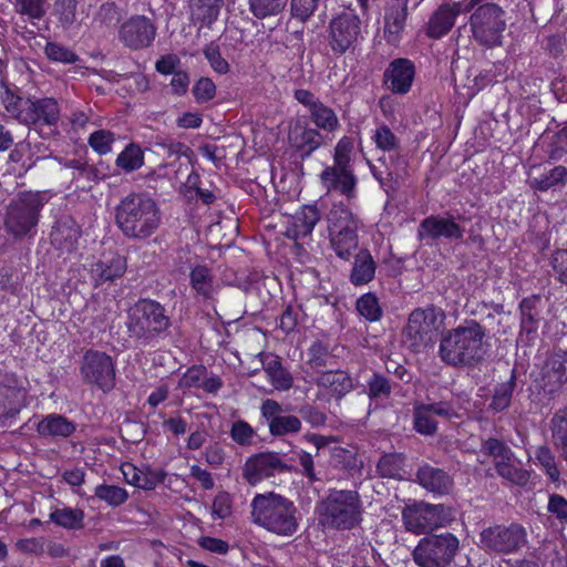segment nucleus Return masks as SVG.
Wrapping results in <instances>:
<instances>
[{
	"mask_svg": "<svg viewBox=\"0 0 567 567\" xmlns=\"http://www.w3.org/2000/svg\"><path fill=\"white\" fill-rule=\"evenodd\" d=\"M567 181V168L565 166L554 167L548 175H544L540 178H534L532 186L538 190H547L550 187L565 183Z\"/></svg>",
	"mask_w": 567,
	"mask_h": 567,
	"instance_id": "obj_55",
	"label": "nucleus"
},
{
	"mask_svg": "<svg viewBox=\"0 0 567 567\" xmlns=\"http://www.w3.org/2000/svg\"><path fill=\"white\" fill-rule=\"evenodd\" d=\"M408 18V0H388L384 12V38L396 45L402 37Z\"/></svg>",
	"mask_w": 567,
	"mask_h": 567,
	"instance_id": "obj_25",
	"label": "nucleus"
},
{
	"mask_svg": "<svg viewBox=\"0 0 567 567\" xmlns=\"http://www.w3.org/2000/svg\"><path fill=\"white\" fill-rule=\"evenodd\" d=\"M361 499L355 491L333 489L320 504V522L334 529H352L361 522Z\"/></svg>",
	"mask_w": 567,
	"mask_h": 567,
	"instance_id": "obj_6",
	"label": "nucleus"
},
{
	"mask_svg": "<svg viewBox=\"0 0 567 567\" xmlns=\"http://www.w3.org/2000/svg\"><path fill=\"white\" fill-rule=\"evenodd\" d=\"M474 8L472 1L464 4L462 2L442 3L431 16L426 34L433 39H440L450 32L455 23V18L462 12H468Z\"/></svg>",
	"mask_w": 567,
	"mask_h": 567,
	"instance_id": "obj_22",
	"label": "nucleus"
},
{
	"mask_svg": "<svg viewBox=\"0 0 567 567\" xmlns=\"http://www.w3.org/2000/svg\"><path fill=\"white\" fill-rule=\"evenodd\" d=\"M330 246L336 255L349 260L359 246V220L344 205H333L327 215Z\"/></svg>",
	"mask_w": 567,
	"mask_h": 567,
	"instance_id": "obj_8",
	"label": "nucleus"
},
{
	"mask_svg": "<svg viewBox=\"0 0 567 567\" xmlns=\"http://www.w3.org/2000/svg\"><path fill=\"white\" fill-rule=\"evenodd\" d=\"M120 40L132 50L148 48L156 35V28L145 16H134L120 28Z\"/></svg>",
	"mask_w": 567,
	"mask_h": 567,
	"instance_id": "obj_21",
	"label": "nucleus"
},
{
	"mask_svg": "<svg viewBox=\"0 0 567 567\" xmlns=\"http://www.w3.org/2000/svg\"><path fill=\"white\" fill-rule=\"evenodd\" d=\"M361 21L355 13L342 12L329 25V44L333 52L344 53L358 41Z\"/></svg>",
	"mask_w": 567,
	"mask_h": 567,
	"instance_id": "obj_17",
	"label": "nucleus"
},
{
	"mask_svg": "<svg viewBox=\"0 0 567 567\" xmlns=\"http://www.w3.org/2000/svg\"><path fill=\"white\" fill-rule=\"evenodd\" d=\"M377 264L368 249H361L354 255L350 282L354 286L367 285L375 276Z\"/></svg>",
	"mask_w": 567,
	"mask_h": 567,
	"instance_id": "obj_33",
	"label": "nucleus"
},
{
	"mask_svg": "<svg viewBox=\"0 0 567 567\" xmlns=\"http://www.w3.org/2000/svg\"><path fill=\"white\" fill-rule=\"evenodd\" d=\"M496 472L499 476L503 478L517 484V485H525L528 482L529 474L526 470H523L522 467L517 466L516 460L513 456L511 461L505 462H498L496 463Z\"/></svg>",
	"mask_w": 567,
	"mask_h": 567,
	"instance_id": "obj_43",
	"label": "nucleus"
},
{
	"mask_svg": "<svg viewBox=\"0 0 567 567\" xmlns=\"http://www.w3.org/2000/svg\"><path fill=\"white\" fill-rule=\"evenodd\" d=\"M373 138L377 146L383 151L390 152L398 147V138L386 125L378 127Z\"/></svg>",
	"mask_w": 567,
	"mask_h": 567,
	"instance_id": "obj_64",
	"label": "nucleus"
},
{
	"mask_svg": "<svg viewBox=\"0 0 567 567\" xmlns=\"http://www.w3.org/2000/svg\"><path fill=\"white\" fill-rule=\"evenodd\" d=\"M27 391L13 373H0V425L9 426L25 406Z\"/></svg>",
	"mask_w": 567,
	"mask_h": 567,
	"instance_id": "obj_16",
	"label": "nucleus"
},
{
	"mask_svg": "<svg viewBox=\"0 0 567 567\" xmlns=\"http://www.w3.org/2000/svg\"><path fill=\"white\" fill-rule=\"evenodd\" d=\"M414 429L424 435H433L437 430V423L425 404L414 410Z\"/></svg>",
	"mask_w": 567,
	"mask_h": 567,
	"instance_id": "obj_51",
	"label": "nucleus"
},
{
	"mask_svg": "<svg viewBox=\"0 0 567 567\" xmlns=\"http://www.w3.org/2000/svg\"><path fill=\"white\" fill-rule=\"evenodd\" d=\"M120 21V13L114 3H103L94 17V22L104 27L115 25Z\"/></svg>",
	"mask_w": 567,
	"mask_h": 567,
	"instance_id": "obj_63",
	"label": "nucleus"
},
{
	"mask_svg": "<svg viewBox=\"0 0 567 567\" xmlns=\"http://www.w3.org/2000/svg\"><path fill=\"white\" fill-rule=\"evenodd\" d=\"M464 233L465 229L456 221V217L447 213L424 218L419 225L417 238L427 241L439 239L456 241L463 239Z\"/></svg>",
	"mask_w": 567,
	"mask_h": 567,
	"instance_id": "obj_18",
	"label": "nucleus"
},
{
	"mask_svg": "<svg viewBox=\"0 0 567 567\" xmlns=\"http://www.w3.org/2000/svg\"><path fill=\"white\" fill-rule=\"evenodd\" d=\"M287 410L272 399H266L260 406L261 417L268 424L272 436H286L301 431L302 423L298 416L286 414Z\"/></svg>",
	"mask_w": 567,
	"mask_h": 567,
	"instance_id": "obj_19",
	"label": "nucleus"
},
{
	"mask_svg": "<svg viewBox=\"0 0 567 567\" xmlns=\"http://www.w3.org/2000/svg\"><path fill=\"white\" fill-rule=\"evenodd\" d=\"M123 473L130 484L135 485L136 487L145 491L154 489L157 486V484L164 481L165 477V474L163 473H144L131 464L127 465V471L124 470Z\"/></svg>",
	"mask_w": 567,
	"mask_h": 567,
	"instance_id": "obj_37",
	"label": "nucleus"
},
{
	"mask_svg": "<svg viewBox=\"0 0 567 567\" xmlns=\"http://www.w3.org/2000/svg\"><path fill=\"white\" fill-rule=\"evenodd\" d=\"M525 528L516 523L495 525L483 529L480 540L483 548L498 554L519 550L527 542Z\"/></svg>",
	"mask_w": 567,
	"mask_h": 567,
	"instance_id": "obj_14",
	"label": "nucleus"
},
{
	"mask_svg": "<svg viewBox=\"0 0 567 567\" xmlns=\"http://www.w3.org/2000/svg\"><path fill=\"white\" fill-rule=\"evenodd\" d=\"M318 388L329 392L336 399L343 398L353 389L352 379L348 373L341 370H329L321 372L316 379Z\"/></svg>",
	"mask_w": 567,
	"mask_h": 567,
	"instance_id": "obj_31",
	"label": "nucleus"
},
{
	"mask_svg": "<svg viewBox=\"0 0 567 567\" xmlns=\"http://www.w3.org/2000/svg\"><path fill=\"white\" fill-rule=\"evenodd\" d=\"M43 205V197L40 193L20 194L7 207L6 230L14 238L31 236L35 231Z\"/></svg>",
	"mask_w": 567,
	"mask_h": 567,
	"instance_id": "obj_9",
	"label": "nucleus"
},
{
	"mask_svg": "<svg viewBox=\"0 0 567 567\" xmlns=\"http://www.w3.org/2000/svg\"><path fill=\"white\" fill-rule=\"evenodd\" d=\"M516 388V371L512 370L511 378L495 386L494 393L488 404L489 410L495 413L505 411L509 408L514 390Z\"/></svg>",
	"mask_w": 567,
	"mask_h": 567,
	"instance_id": "obj_36",
	"label": "nucleus"
},
{
	"mask_svg": "<svg viewBox=\"0 0 567 567\" xmlns=\"http://www.w3.org/2000/svg\"><path fill=\"white\" fill-rule=\"evenodd\" d=\"M83 380L95 385L103 392L111 391L115 385V368L112 358L105 352L87 350L80 367Z\"/></svg>",
	"mask_w": 567,
	"mask_h": 567,
	"instance_id": "obj_15",
	"label": "nucleus"
},
{
	"mask_svg": "<svg viewBox=\"0 0 567 567\" xmlns=\"http://www.w3.org/2000/svg\"><path fill=\"white\" fill-rule=\"evenodd\" d=\"M554 445L567 462V409L557 411L550 420Z\"/></svg>",
	"mask_w": 567,
	"mask_h": 567,
	"instance_id": "obj_38",
	"label": "nucleus"
},
{
	"mask_svg": "<svg viewBox=\"0 0 567 567\" xmlns=\"http://www.w3.org/2000/svg\"><path fill=\"white\" fill-rule=\"evenodd\" d=\"M486 336L487 331L480 321L464 320L462 324L442 334L439 357L454 368L472 367L483 359V341Z\"/></svg>",
	"mask_w": 567,
	"mask_h": 567,
	"instance_id": "obj_1",
	"label": "nucleus"
},
{
	"mask_svg": "<svg viewBox=\"0 0 567 567\" xmlns=\"http://www.w3.org/2000/svg\"><path fill=\"white\" fill-rule=\"evenodd\" d=\"M544 379L551 385L550 391L567 381V350H557L547 359Z\"/></svg>",
	"mask_w": 567,
	"mask_h": 567,
	"instance_id": "obj_34",
	"label": "nucleus"
},
{
	"mask_svg": "<svg viewBox=\"0 0 567 567\" xmlns=\"http://www.w3.org/2000/svg\"><path fill=\"white\" fill-rule=\"evenodd\" d=\"M192 288L205 299L212 297L213 293V275L206 266H196L190 271Z\"/></svg>",
	"mask_w": 567,
	"mask_h": 567,
	"instance_id": "obj_42",
	"label": "nucleus"
},
{
	"mask_svg": "<svg viewBox=\"0 0 567 567\" xmlns=\"http://www.w3.org/2000/svg\"><path fill=\"white\" fill-rule=\"evenodd\" d=\"M332 355L327 346L321 341H316L308 350V364L312 369H322L329 365Z\"/></svg>",
	"mask_w": 567,
	"mask_h": 567,
	"instance_id": "obj_54",
	"label": "nucleus"
},
{
	"mask_svg": "<svg viewBox=\"0 0 567 567\" xmlns=\"http://www.w3.org/2000/svg\"><path fill=\"white\" fill-rule=\"evenodd\" d=\"M352 138L343 136L334 148V165L322 171L320 178L328 192H339L348 198L354 197L355 177L350 169Z\"/></svg>",
	"mask_w": 567,
	"mask_h": 567,
	"instance_id": "obj_10",
	"label": "nucleus"
},
{
	"mask_svg": "<svg viewBox=\"0 0 567 567\" xmlns=\"http://www.w3.org/2000/svg\"><path fill=\"white\" fill-rule=\"evenodd\" d=\"M367 393L371 400H385L392 391L391 382L380 373H373L367 382Z\"/></svg>",
	"mask_w": 567,
	"mask_h": 567,
	"instance_id": "obj_49",
	"label": "nucleus"
},
{
	"mask_svg": "<svg viewBox=\"0 0 567 567\" xmlns=\"http://www.w3.org/2000/svg\"><path fill=\"white\" fill-rule=\"evenodd\" d=\"M115 224L131 239H146L158 229L162 215L146 193H130L115 206Z\"/></svg>",
	"mask_w": 567,
	"mask_h": 567,
	"instance_id": "obj_2",
	"label": "nucleus"
},
{
	"mask_svg": "<svg viewBox=\"0 0 567 567\" xmlns=\"http://www.w3.org/2000/svg\"><path fill=\"white\" fill-rule=\"evenodd\" d=\"M78 0H55L53 16L64 29H69L76 19Z\"/></svg>",
	"mask_w": 567,
	"mask_h": 567,
	"instance_id": "obj_46",
	"label": "nucleus"
},
{
	"mask_svg": "<svg viewBox=\"0 0 567 567\" xmlns=\"http://www.w3.org/2000/svg\"><path fill=\"white\" fill-rule=\"evenodd\" d=\"M310 118L317 130H322L328 133L334 132L340 127L336 112L322 102L310 112Z\"/></svg>",
	"mask_w": 567,
	"mask_h": 567,
	"instance_id": "obj_41",
	"label": "nucleus"
},
{
	"mask_svg": "<svg viewBox=\"0 0 567 567\" xmlns=\"http://www.w3.org/2000/svg\"><path fill=\"white\" fill-rule=\"evenodd\" d=\"M357 310L369 321H378L382 316V309L375 295L369 292L357 301Z\"/></svg>",
	"mask_w": 567,
	"mask_h": 567,
	"instance_id": "obj_52",
	"label": "nucleus"
},
{
	"mask_svg": "<svg viewBox=\"0 0 567 567\" xmlns=\"http://www.w3.org/2000/svg\"><path fill=\"white\" fill-rule=\"evenodd\" d=\"M144 156L142 150L135 145L130 144L122 151L117 158L116 165L126 172H133L142 167Z\"/></svg>",
	"mask_w": 567,
	"mask_h": 567,
	"instance_id": "obj_44",
	"label": "nucleus"
},
{
	"mask_svg": "<svg viewBox=\"0 0 567 567\" xmlns=\"http://www.w3.org/2000/svg\"><path fill=\"white\" fill-rule=\"evenodd\" d=\"M37 431L41 436L68 437L75 431V424L60 414H49L43 417Z\"/></svg>",
	"mask_w": 567,
	"mask_h": 567,
	"instance_id": "obj_35",
	"label": "nucleus"
},
{
	"mask_svg": "<svg viewBox=\"0 0 567 567\" xmlns=\"http://www.w3.org/2000/svg\"><path fill=\"white\" fill-rule=\"evenodd\" d=\"M126 258L118 254L106 256L92 267V275L97 285L113 281L124 275L126 270Z\"/></svg>",
	"mask_w": 567,
	"mask_h": 567,
	"instance_id": "obj_32",
	"label": "nucleus"
},
{
	"mask_svg": "<svg viewBox=\"0 0 567 567\" xmlns=\"http://www.w3.org/2000/svg\"><path fill=\"white\" fill-rule=\"evenodd\" d=\"M171 326V318L158 301L141 299L127 311V331L143 344L165 334Z\"/></svg>",
	"mask_w": 567,
	"mask_h": 567,
	"instance_id": "obj_4",
	"label": "nucleus"
},
{
	"mask_svg": "<svg viewBox=\"0 0 567 567\" xmlns=\"http://www.w3.org/2000/svg\"><path fill=\"white\" fill-rule=\"evenodd\" d=\"M547 154L553 161H559L567 154V124L551 136L547 147Z\"/></svg>",
	"mask_w": 567,
	"mask_h": 567,
	"instance_id": "obj_59",
	"label": "nucleus"
},
{
	"mask_svg": "<svg viewBox=\"0 0 567 567\" xmlns=\"http://www.w3.org/2000/svg\"><path fill=\"white\" fill-rule=\"evenodd\" d=\"M95 496L114 507L122 505L128 498L124 488L105 484L96 486Z\"/></svg>",
	"mask_w": 567,
	"mask_h": 567,
	"instance_id": "obj_53",
	"label": "nucleus"
},
{
	"mask_svg": "<svg viewBox=\"0 0 567 567\" xmlns=\"http://www.w3.org/2000/svg\"><path fill=\"white\" fill-rule=\"evenodd\" d=\"M320 0H291L292 18L307 21L317 10Z\"/></svg>",
	"mask_w": 567,
	"mask_h": 567,
	"instance_id": "obj_62",
	"label": "nucleus"
},
{
	"mask_svg": "<svg viewBox=\"0 0 567 567\" xmlns=\"http://www.w3.org/2000/svg\"><path fill=\"white\" fill-rule=\"evenodd\" d=\"M506 22L503 9L495 3L480 6L471 16L474 39L483 45L494 47L502 43Z\"/></svg>",
	"mask_w": 567,
	"mask_h": 567,
	"instance_id": "obj_12",
	"label": "nucleus"
},
{
	"mask_svg": "<svg viewBox=\"0 0 567 567\" xmlns=\"http://www.w3.org/2000/svg\"><path fill=\"white\" fill-rule=\"evenodd\" d=\"M6 111L22 124L55 126L60 118L58 102L51 97L24 99L8 86L1 93Z\"/></svg>",
	"mask_w": 567,
	"mask_h": 567,
	"instance_id": "obj_5",
	"label": "nucleus"
},
{
	"mask_svg": "<svg viewBox=\"0 0 567 567\" xmlns=\"http://www.w3.org/2000/svg\"><path fill=\"white\" fill-rule=\"evenodd\" d=\"M255 435V430L244 420H237L231 425L230 437L240 446L251 445Z\"/></svg>",
	"mask_w": 567,
	"mask_h": 567,
	"instance_id": "obj_58",
	"label": "nucleus"
},
{
	"mask_svg": "<svg viewBox=\"0 0 567 567\" xmlns=\"http://www.w3.org/2000/svg\"><path fill=\"white\" fill-rule=\"evenodd\" d=\"M289 470L290 467L281 460L278 453L264 452L252 455L246 461L243 476L249 484L255 485L277 473H284Z\"/></svg>",
	"mask_w": 567,
	"mask_h": 567,
	"instance_id": "obj_20",
	"label": "nucleus"
},
{
	"mask_svg": "<svg viewBox=\"0 0 567 567\" xmlns=\"http://www.w3.org/2000/svg\"><path fill=\"white\" fill-rule=\"evenodd\" d=\"M483 313L481 324L492 337H501L508 333L511 326L507 323V316L504 306L501 303H478L476 309L472 310V315Z\"/></svg>",
	"mask_w": 567,
	"mask_h": 567,
	"instance_id": "obj_26",
	"label": "nucleus"
},
{
	"mask_svg": "<svg viewBox=\"0 0 567 567\" xmlns=\"http://www.w3.org/2000/svg\"><path fill=\"white\" fill-rule=\"evenodd\" d=\"M260 361L264 371L276 390L287 391L292 388L293 378L291 373L282 367L280 357L274 353H261Z\"/></svg>",
	"mask_w": 567,
	"mask_h": 567,
	"instance_id": "obj_30",
	"label": "nucleus"
},
{
	"mask_svg": "<svg viewBox=\"0 0 567 567\" xmlns=\"http://www.w3.org/2000/svg\"><path fill=\"white\" fill-rule=\"evenodd\" d=\"M444 320V311L434 305L414 309L403 328V342L413 352H422L433 346Z\"/></svg>",
	"mask_w": 567,
	"mask_h": 567,
	"instance_id": "obj_7",
	"label": "nucleus"
},
{
	"mask_svg": "<svg viewBox=\"0 0 567 567\" xmlns=\"http://www.w3.org/2000/svg\"><path fill=\"white\" fill-rule=\"evenodd\" d=\"M287 2L288 0H249V9L256 18L264 19L281 12Z\"/></svg>",
	"mask_w": 567,
	"mask_h": 567,
	"instance_id": "obj_47",
	"label": "nucleus"
},
{
	"mask_svg": "<svg viewBox=\"0 0 567 567\" xmlns=\"http://www.w3.org/2000/svg\"><path fill=\"white\" fill-rule=\"evenodd\" d=\"M416 480L423 488L440 495L449 494L453 487V480L445 471L429 464L417 470Z\"/></svg>",
	"mask_w": 567,
	"mask_h": 567,
	"instance_id": "obj_29",
	"label": "nucleus"
},
{
	"mask_svg": "<svg viewBox=\"0 0 567 567\" xmlns=\"http://www.w3.org/2000/svg\"><path fill=\"white\" fill-rule=\"evenodd\" d=\"M482 451L491 455L495 460V464L498 462L511 461L513 458L512 450L503 442L497 439H488L483 442Z\"/></svg>",
	"mask_w": 567,
	"mask_h": 567,
	"instance_id": "obj_57",
	"label": "nucleus"
},
{
	"mask_svg": "<svg viewBox=\"0 0 567 567\" xmlns=\"http://www.w3.org/2000/svg\"><path fill=\"white\" fill-rule=\"evenodd\" d=\"M288 141L292 148L300 152L303 159L322 145L323 136L317 128L309 127L307 123L298 120L289 128Z\"/></svg>",
	"mask_w": 567,
	"mask_h": 567,
	"instance_id": "obj_24",
	"label": "nucleus"
},
{
	"mask_svg": "<svg viewBox=\"0 0 567 567\" xmlns=\"http://www.w3.org/2000/svg\"><path fill=\"white\" fill-rule=\"evenodd\" d=\"M460 550V540L452 533L432 534L423 537L413 550L419 567H447Z\"/></svg>",
	"mask_w": 567,
	"mask_h": 567,
	"instance_id": "obj_11",
	"label": "nucleus"
},
{
	"mask_svg": "<svg viewBox=\"0 0 567 567\" xmlns=\"http://www.w3.org/2000/svg\"><path fill=\"white\" fill-rule=\"evenodd\" d=\"M320 218L321 214L317 206H303L292 217V221L286 229V236L293 240L310 236Z\"/></svg>",
	"mask_w": 567,
	"mask_h": 567,
	"instance_id": "obj_28",
	"label": "nucleus"
},
{
	"mask_svg": "<svg viewBox=\"0 0 567 567\" xmlns=\"http://www.w3.org/2000/svg\"><path fill=\"white\" fill-rule=\"evenodd\" d=\"M50 520L66 529H81L84 526V513L80 508H58L50 514Z\"/></svg>",
	"mask_w": 567,
	"mask_h": 567,
	"instance_id": "obj_40",
	"label": "nucleus"
},
{
	"mask_svg": "<svg viewBox=\"0 0 567 567\" xmlns=\"http://www.w3.org/2000/svg\"><path fill=\"white\" fill-rule=\"evenodd\" d=\"M60 163L63 164L64 167L73 171V179L96 183L103 177L97 167L89 165V163L82 158L60 159Z\"/></svg>",
	"mask_w": 567,
	"mask_h": 567,
	"instance_id": "obj_39",
	"label": "nucleus"
},
{
	"mask_svg": "<svg viewBox=\"0 0 567 567\" xmlns=\"http://www.w3.org/2000/svg\"><path fill=\"white\" fill-rule=\"evenodd\" d=\"M415 68L409 59L399 58L393 60L385 69L383 82L394 94H406L413 83Z\"/></svg>",
	"mask_w": 567,
	"mask_h": 567,
	"instance_id": "obj_23",
	"label": "nucleus"
},
{
	"mask_svg": "<svg viewBox=\"0 0 567 567\" xmlns=\"http://www.w3.org/2000/svg\"><path fill=\"white\" fill-rule=\"evenodd\" d=\"M114 141V134L105 130L95 131L89 137L90 146L99 154H107L111 152Z\"/></svg>",
	"mask_w": 567,
	"mask_h": 567,
	"instance_id": "obj_61",
	"label": "nucleus"
},
{
	"mask_svg": "<svg viewBox=\"0 0 567 567\" xmlns=\"http://www.w3.org/2000/svg\"><path fill=\"white\" fill-rule=\"evenodd\" d=\"M205 58L210 66L219 74H226L229 71L228 62L221 56L219 45L210 42L204 48Z\"/></svg>",
	"mask_w": 567,
	"mask_h": 567,
	"instance_id": "obj_60",
	"label": "nucleus"
},
{
	"mask_svg": "<svg viewBox=\"0 0 567 567\" xmlns=\"http://www.w3.org/2000/svg\"><path fill=\"white\" fill-rule=\"evenodd\" d=\"M538 298H525L519 305L522 316V329L527 333H530L537 329L538 312L536 311V305Z\"/></svg>",
	"mask_w": 567,
	"mask_h": 567,
	"instance_id": "obj_50",
	"label": "nucleus"
},
{
	"mask_svg": "<svg viewBox=\"0 0 567 567\" xmlns=\"http://www.w3.org/2000/svg\"><path fill=\"white\" fill-rule=\"evenodd\" d=\"M80 237V228L71 216H62L52 227L51 244L62 252L72 251Z\"/></svg>",
	"mask_w": 567,
	"mask_h": 567,
	"instance_id": "obj_27",
	"label": "nucleus"
},
{
	"mask_svg": "<svg viewBox=\"0 0 567 567\" xmlns=\"http://www.w3.org/2000/svg\"><path fill=\"white\" fill-rule=\"evenodd\" d=\"M14 11L31 20H40L47 13V0H14Z\"/></svg>",
	"mask_w": 567,
	"mask_h": 567,
	"instance_id": "obj_48",
	"label": "nucleus"
},
{
	"mask_svg": "<svg viewBox=\"0 0 567 567\" xmlns=\"http://www.w3.org/2000/svg\"><path fill=\"white\" fill-rule=\"evenodd\" d=\"M44 52L49 60L65 64L75 63L79 56L65 45L58 42H48Z\"/></svg>",
	"mask_w": 567,
	"mask_h": 567,
	"instance_id": "obj_56",
	"label": "nucleus"
},
{
	"mask_svg": "<svg viewBox=\"0 0 567 567\" xmlns=\"http://www.w3.org/2000/svg\"><path fill=\"white\" fill-rule=\"evenodd\" d=\"M293 502L274 492L257 494L251 502L252 522L280 536H292L299 527Z\"/></svg>",
	"mask_w": 567,
	"mask_h": 567,
	"instance_id": "obj_3",
	"label": "nucleus"
},
{
	"mask_svg": "<svg viewBox=\"0 0 567 567\" xmlns=\"http://www.w3.org/2000/svg\"><path fill=\"white\" fill-rule=\"evenodd\" d=\"M404 465V457L399 453L383 455L378 462V473L383 477H400Z\"/></svg>",
	"mask_w": 567,
	"mask_h": 567,
	"instance_id": "obj_45",
	"label": "nucleus"
},
{
	"mask_svg": "<svg viewBox=\"0 0 567 567\" xmlns=\"http://www.w3.org/2000/svg\"><path fill=\"white\" fill-rule=\"evenodd\" d=\"M445 512L442 504L419 502L403 508L402 519L408 532L415 535L427 534L447 522Z\"/></svg>",
	"mask_w": 567,
	"mask_h": 567,
	"instance_id": "obj_13",
	"label": "nucleus"
}]
</instances>
